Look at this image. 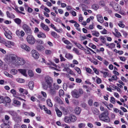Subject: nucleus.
Here are the masks:
<instances>
[{"label": "nucleus", "mask_w": 128, "mask_h": 128, "mask_svg": "<svg viewBox=\"0 0 128 128\" xmlns=\"http://www.w3.org/2000/svg\"><path fill=\"white\" fill-rule=\"evenodd\" d=\"M45 81L47 84L45 83L42 84L43 88L45 90H47L48 87L50 88L52 86V83L53 82V79L52 78L49 76H46L44 78Z\"/></svg>", "instance_id": "nucleus-1"}, {"label": "nucleus", "mask_w": 128, "mask_h": 128, "mask_svg": "<svg viewBox=\"0 0 128 128\" xmlns=\"http://www.w3.org/2000/svg\"><path fill=\"white\" fill-rule=\"evenodd\" d=\"M108 112L107 110H105L99 116L100 120L107 122H109L110 121V118L108 116Z\"/></svg>", "instance_id": "nucleus-2"}, {"label": "nucleus", "mask_w": 128, "mask_h": 128, "mask_svg": "<svg viewBox=\"0 0 128 128\" xmlns=\"http://www.w3.org/2000/svg\"><path fill=\"white\" fill-rule=\"evenodd\" d=\"M84 93V92L82 89L80 88L78 90L76 89L72 91L71 95L73 97L75 98H77L81 96Z\"/></svg>", "instance_id": "nucleus-3"}, {"label": "nucleus", "mask_w": 128, "mask_h": 128, "mask_svg": "<svg viewBox=\"0 0 128 128\" xmlns=\"http://www.w3.org/2000/svg\"><path fill=\"white\" fill-rule=\"evenodd\" d=\"M53 87L52 86L49 88V94L51 96H53L56 95V90H58L59 88L58 85L54 83L53 85Z\"/></svg>", "instance_id": "nucleus-4"}, {"label": "nucleus", "mask_w": 128, "mask_h": 128, "mask_svg": "<svg viewBox=\"0 0 128 128\" xmlns=\"http://www.w3.org/2000/svg\"><path fill=\"white\" fill-rule=\"evenodd\" d=\"M6 58L8 61L15 64L16 62V56L14 54H11L8 56Z\"/></svg>", "instance_id": "nucleus-5"}, {"label": "nucleus", "mask_w": 128, "mask_h": 128, "mask_svg": "<svg viewBox=\"0 0 128 128\" xmlns=\"http://www.w3.org/2000/svg\"><path fill=\"white\" fill-rule=\"evenodd\" d=\"M26 63L25 61L22 58H18L15 64L16 66L23 65Z\"/></svg>", "instance_id": "nucleus-6"}, {"label": "nucleus", "mask_w": 128, "mask_h": 128, "mask_svg": "<svg viewBox=\"0 0 128 128\" xmlns=\"http://www.w3.org/2000/svg\"><path fill=\"white\" fill-rule=\"evenodd\" d=\"M22 28L25 32L28 34H31L32 31L30 27L26 24H24L22 26Z\"/></svg>", "instance_id": "nucleus-7"}, {"label": "nucleus", "mask_w": 128, "mask_h": 128, "mask_svg": "<svg viewBox=\"0 0 128 128\" xmlns=\"http://www.w3.org/2000/svg\"><path fill=\"white\" fill-rule=\"evenodd\" d=\"M28 42L31 44H34L35 42V40L32 36L29 35L26 38Z\"/></svg>", "instance_id": "nucleus-8"}, {"label": "nucleus", "mask_w": 128, "mask_h": 128, "mask_svg": "<svg viewBox=\"0 0 128 128\" xmlns=\"http://www.w3.org/2000/svg\"><path fill=\"white\" fill-rule=\"evenodd\" d=\"M21 48L28 52H30V48L29 46L25 44H22L21 46Z\"/></svg>", "instance_id": "nucleus-9"}, {"label": "nucleus", "mask_w": 128, "mask_h": 128, "mask_svg": "<svg viewBox=\"0 0 128 128\" xmlns=\"http://www.w3.org/2000/svg\"><path fill=\"white\" fill-rule=\"evenodd\" d=\"M32 56L36 59L39 57V54L37 51L35 50H32Z\"/></svg>", "instance_id": "nucleus-10"}, {"label": "nucleus", "mask_w": 128, "mask_h": 128, "mask_svg": "<svg viewBox=\"0 0 128 128\" xmlns=\"http://www.w3.org/2000/svg\"><path fill=\"white\" fill-rule=\"evenodd\" d=\"M40 25L43 29L45 31L47 32L50 29L48 26L44 23L42 22Z\"/></svg>", "instance_id": "nucleus-11"}, {"label": "nucleus", "mask_w": 128, "mask_h": 128, "mask_svg": "<svg viewBox=\"0 0 128 128\" xmlns=\"http://www.w3.org/2000/svg\"><path fill=\"white\" fill-rule=\"evenodd\" d=\"M96 16L98 21L100 23H102L103 22L104 20L102 16L100 15H98Z\"/></svg>", "instance_id": "nucleus-12"}, {"label": "nucleus", "mask_w": 128, "mask_h": 128, "mask_svg": "<svg viewBox=\"0 0 128 128\" xmlns=\"http://www.w3.org/2000/svg\"><path fill=\"white\" fill-rule=\"evenodd\" d=\"M18 70L24 76H27V75L26 73V69H19Z\"/></svg>", "instance_id": "nucleus-13"}, {"label": "nucleus", "mask_w": 128, "mask_h": 128, "mask_svg": "<svg viewBox=\"0 0 128 128\" xmlns=\"http://www.w3.org/2000/svg\"><path fill=\"white\" fill-rule=\"evenodd\" d=\"M81 110V109L80 107H76L74 109L75 112L76 114H79L80 113Z\"/></svg>", "instance_id": "nucleus-14"}, {"label": "nucleus", "mask_w": 128, "mask_h": 128, "mask_svg": "<svg viewBox=\"0 0 128 128\" xmlns=\"http://www.w3.org/2000/svg\"><path fill=\"white\" fill-rule=\"evenodd\" d=\"M6 14L7 16L9 18H14L15 17L14 14L12 13L10 14L8 11L6 12Z\"/></svg>", "instance_id": "nucleus-15"}, {"label": "nucleus", "mask_w": 128, "mask_h": 128, "mask_svg": "<svg viewBox=\"0 0 128 128\" xmlns=\"http://www.w3.org/2000/svg\"><path fill=\"white\" fill-rule=\"evenodd\" d=\"M92 110L94 114L97 115H98L99 114V112L98 110L96 108H92Z\"/></svg>", "instance_id": "nucleus-16"}, {"label": "nucleus", "mask_w": 128, "mask_h": 128, "mask_svg": "<svg viewBox=\"0 0 128 128\" xmlns=\"http://www.w3.org/2000/svg\"><path fill=\"white\" fill-rule=\"evenodd\" d=\"M71 122H74L76 120V116L74 115H71L70 116Z\"/></svg>", "instance_id": "nucleus-17"}, {"label": "nucleus", "mask_w": 128, "mask_h": 128, "mask_svg": "<svg viewBox=\"0 0 128 128\" xmlns=\"http://www.w3.org/2000/svg\"><path fill=\"white\" fill-rule=\"evenodd\" d=\"M72 42L74 43L78 48L82 50H84V48L80 44L78 43L75 42L74 41H73Z\"/></svg>", "instance_id": "nucleus-18"}, {"label": "nucleus", "mask_w": 128, "mask_h": 128, "mask_svg": "<svg viewBox=\"0 0 128 128\" xmlns=\"http://www.w3.org/2000/svg\"><path fill=\"white\" fill-rule=\"evenodd\" d=\"M13 119L17 122H21V119L20 117L16 116L13 118Z\"/></svg>", "instance_id": "nucleus-19"}, {"label": "nucleus", "mask_w": 128, "mask_h": 128, "mask_svg": "<svg viewBox=\"0 0 128 128\" xmlns=\"http://www.w3.org/2000/svg\"><path fill=\"white\" fill-rule=\"evenodd\" d=\"M37 50L39 51H42L44 49V48L42 46L38 45L36 47Z\"/></svg>", "instance_id": "nucleus-20"}, {"label": "nucleus", "mask_w": 128, "mask_h": 128, "mask_svg": "<svg viewBox=\"0 0 128 128\" xmlns=\"http://www.w3.org/2000/svg\"><path fill=\"white\" fill-rule=\"evenodd\" d=\"M38 36L39 38H45L46 37V36L45 34L42 32H40L39 34H38Z\"/></svg>", "instance_id": "nucleus-21"}, {"label": "nucleus", "mask_w": 128, "mask_h": 128, "mask_svg": "<svg viewBox=\"0 0 128 128\" xmlns=\"http://www.w3.org/2000/svg\"><path fill=\"white\" fill-rule=\"evenodd\" d=\"M91 32L92 33V35L93 36L96 37H98L99 35V32L96 30H92L91 31Z\"/></svg>", "instance_id": "nucleus-22"}, {"label": "nucleus", "mask_w": 128, "mask_h": 128, "mask_svg": "<svg viewBox=\"0 0 128 128\" xmlns=\"http://www.w3.org/2000/svg\"><path fill=\"white\" fill-rule=\"evenodd\" d=\"M70 117H68V116H66L64 118V121L66 123H70L71 122Z\"/></svg>", "instance_id": "nucleus-23"}, {"label": "nucleus", "mask_w": 128, "mask_h": 128, "mask_svg": "<svg viewBox=\"0 0 128 128\" xmlns=\"http://www.w3.org/2000/svg\"><path fill=\"white\" fill-rule=\"evenodd\" d=\"M34 82L32 81H31L28 84V86L29 88L31 90H33L34 87Z\"/></svg>", "instance_id": "nucleus-24"}, {"label": "nucleus", "mask_w": 128, "mask_h": 128, "mask_svg": "<svg viewBox=\"0 0 128 128\" xmlns=\"http://www.w3.org/2000/svg\"><path fill=\"white\" fill-rule=\"evenodd\" d=\"M1 127L2 128H8L10 126L7 123H4L1 125Z\"/></svg>", "instance_id": "nucleus-25"}, {"label": "nucleus", "mask_w": 128, "mask_h": 128, "mask_svg": "<svg viewBox=\"0 0 128 128\" xmlns=\"http://www.w3.org/2000/svg\"><path fill=\"white\" fill-rule=\"evenodd\" d=\"M14 22L18 24L19 25L20 24L21 20L20 18H16L14 19Z\"/></svg>", "instance_id": "nucleus-26"}, {"label": "nucleus", "mask_w": 128, "mask_h": 128, "mask_svg": "<svg viewBox=\"0 0 128 128\" xmlns=\"http://www.w3.org/2000/svg\"><path fill=\"white\" fill-rule=\"evenodd\" d=\"M6 103H9L11 102V100L10 98L8 96H6L4 99V101Z\"/></svg>", "instance_id": "nucleus-27"}, {"label": "nucleus", "mask_w": 128, "mask_h": 128, "mask_svg": "<svg viewBox=\"0 0 128 128\" xmlns=\"http://www.w3.org/2000/svg\"><path fill=\"white\" fill-rule=\"evenodd\" d=\"M8 113L12 116H14L16 115L17 113L14 111H9Z\"/></svg>", "instance_id": "nucleus-28"}, {"label": "nucleus", "mask_w": 128, "mask_h": 128, "mask_svg": "<svg viewBox=\"0 0 128 128\" xmlns=\"http://www.w3.org/2000/svg\"><path fill=\"white\" fill-rule=\"evenodd\" d=\"M56 112V114L58 116L60 117L62 115V112L58 109L57 108V109L55 110Z\"/></svg>", "instance_id": "nucleus-29"}, {"label": "nucleus", "mask_w": 128, "mask_h": 128, "mask_svg": "<svg viewBox=\"0 0 128 128\" xmlns=\"http://www.w3.org/2000/svg\"><path fill=\"white\" fill-rule=\"evenodd\" d=\"M65 57L69 59H71L72 58L73 56L69 53L65 55Z\"/></svg>", "instance_id": "nucleus-30"}, {"label": "nucleus", "mask_w": 128, "mask_h": 128, "mask_svg": "<svg viewBox=\"0 0 128 128\" xmlns=\"http://www.w3.org/2000/svg\"><path fill=\"white\" fill-rule=\"evenodd\" d=\"M46 102L48 106L50 107L52 106V104L51 100L50 99H48L46 101Z\"/></svg>", "instance_id": "nucleus-31"}, {"label": "nucleus", "mask_w": 128, "mask_h": 128, "mask_svg": "<svg viewBox=\"0 0 128 128\" xmlns=\"http://www.w3.org/2000/svg\"><path fill=\"white\" fill-rule=\"evenodd\" d=\"M83 11H87L86 9L88 8V7L86 5L84 4H82L81 5Z\"/></svg>", "instance_id": "nucleus-32"}, {"label": "nucleus", "mask_w": 128, "mask_h": 128, "mask_svg": "<svg viewBox=\"0 0 128 128\" xmlns=\"http://www.w3.org/2000/svg\"><path fill=\"white\" fill-rule=\"evenodd\" d=\"M100 72L104 74L103 77L104 78H106V76H108V73L106 72H104L102 71H101Z\"/></svg>", "instance_id": "nucleus-33"}, {"label": "nucleus", "mask_w": 128, "mask_h": 128, "mask_svg": "<svg viewBox=\"0 0 128 128\" xmlns=\"http://www.w3.org/2000/svg\"><path fill=\"white\" fill-rule=\"evenodd\" d=\"M99 8V6L98 5H97L96 4H94L92 5V8L95 10H96L98 9Z\"/></svg>", "instance_id": "nucleus-34"}, {"label": "nucleus", "mask_w": 128, "mask_h": 128, "mask_svg": "<svg viewBox=\"0 0 128 128\" xmlns=\"http://www.w3.org/2000/svg\"><path fill=\"white\" fill-rule=\"evenodd\" d=\"M85 126V124L84 123H80L78 125V127L79 128H84Z\"/></svg>", "instance_id": "nucleus-35"}, {"label": "nucleus", "mask_w": 128, "mask_h": 128, "mask_svg": "<svg viewBox=\"0 0 128 128\" xmlns=\"http://www.w3.org/2000/svg\"><path fill=\"white\" fill-rule=\"evenodd\" d=\"M60 108L61 110L64 112V114H67L68 112L66 109L63 106H61V107Z\"/></svg>", "instance_id": "nucleus-36"}, {"label": "nucleus", "mask_w": 128, "mask_h": 128, "mask_svg": "<svg viewBox=\"0 0 128 128\" xmlns=\"http://www.w3.org/2000/svg\"><path fill=\"white\" fill-rule=\"evenodd\" d=\"M51 34L54 38H56L57 37V34L54 32H52L51 33Z\"/></svg>", "instance_id": "nucleus-37"}, {"label": "nucleus", "mask_w": 128, "mask_h": 128, "mask_svg": "<svg viewBox=\"0 0 128 128\" xmlns=\"http://www.w3.org/2000/svg\"><path fill=\"white\" fill-rule=\"evenodd\" d=\"M73 50L77 54L79 55H80L81 54L79 53V51L76 48H74Z\"/></svg>", "instance_id": "nucleus-38"}, {"label": "nucleus", "mask_w": 128, "mask_h": 128, "mask_svg": "<svg viewBox=\"0 0 128 128\" xmlns=\"http://www.w3.org/2000/svg\"><path fill=\"white\" fill-rule=\"evenodd\" d=\"M16 80L18 82L20 83H24L25 82L24 80L22 78L17 79Z\"/></svg>", "instance_id": "nucleus-39"}, {"label": "nucleus", "mask_w": 128, "mask_h": 128, "mask_svg": "<svg viewBox=\"0 0 128 128\" xmlns=\"http://www.w3.org/2000/svg\"><path fill=\"white\" fill-rule=\"evenodd\" d=\"M28 74L30 76H34V74L33 72L31 70H29L28 71Z\"/></svg>", "instance_id": "nucleus-40"}, {"label": "nucleus", "mask_w": 128, "mask_h": 128, "mask_svg": "<svg viewBox=\"0 0 128 128\" xmlns=\"http://www.w3.org/2000/svg\"><path fill=\"white\" fill-rule=\"evenodd\" d=\"M4 35L6 37L8 38L11 39L12 38V36L9 34L7 33H4Z\"/></svg>", "instance_id": "nucleus-41"}, {"label": "nucleus", "mask_w": 128, "mask_h": 128, "mask_svg": "<svg viewBox=\"0 0 128 128\" xmlns=\"http://www.w3.org/2000/svg\"><path fill=\"white\" fill-rule=\"evenodd\" d=\"M11 74H15L17 72V70L15 69H13L11 71Z\"/></svg>", "instance_id": "nucleus-42"}, {"label": "nucleus", "mask_w": 128, "mask_h": 128, "mask_svg": "<svg viewBox=\"0 0 128 128\" xmlns=\"http://www.w3.org/2000/svg\"><path fill=\"white\" fill-rule=\"evenodd\" d=\"M36 42L39 44H44L43 41L40 39L36 40Z\"/></svg>", "instance_id": "nucleus-43"}, {"label": "nucleus", "mask_w": 128, "mask_h": 128, "mask_svg": "<svg viewBox=\"0 0 128 128\" xmlns=\"http://www.w3.org/2000/svg\"><path fill=\"white\" fill-rule=\"evenodd\" d=\"M74 69L78 74H80L81 73V70L78 68L75 67L74 68Z\"/></svg>", "instance_id": "nucleus-44"}, {"label": "nucleus", "mask_w": 128, "mask_h": 128, "mask_svg": "<svg viewBox=\"0 0 128 128\" xmlns=\"http://www.w3.org/2000/svg\"><path fill=\"white\" fill-rule=\"evenodd\" d=\"M59 94L60 96H62L64 94V92L62 90H60L59 91Z\"/></svg>", "instance_id": "nucleus-45"}, {"label": "nucleus", "mask_w": 128, "mask_h": 128, "mask_svg": "<svg viewBox=\"0 0 128 128\" xmlns=\"http://www.w3.org/2000/svg\"><path fill=\"white\" fill-rule=\"evenodd\" d=\"M64 43L68 45H71L72 44V43H70L69 41L67 40L64 41Z\"/></svg>", "instance_id": "nucleus-46"}, {"label": "nucleus", "mask_w": 128, "mask_h": 128, "mask_svg": "<svg viewBox=\"0 0 128 128\" xmlns=\"http://www.w3.org/2000/svg\"><path fill=\"white\" fill-rule=\"evenodd\" d=\"M7 66H8L6 64H4L3 66H2V65L1 67V68L3 70H6L7 69Z\"/></svg>", "instance_id": "nucleus-47"}, {"label": "nucleus", "mask_w": 128, "mask_h": 128, "mask_svg": "<svg viewBox=\"0 0 128 128\" xmlns=\"http://www.w3.org/2000/svg\"><path fill=\"white\" fill-rule=\"evenodd\" d=\"M100 38L101 40H102V43H104L105 42V38L102 36H100Z\"/></svg>", "instance_id": "nucleus-48"}, {"label": "nucleus", "mask_w": 128, "mask_h": 128, "mask_svg": "<svg viewBox=\"0 0 128 128\" xmlns=\"http://www.w3.org/2000/svg\"><path fill=\"white\" fill-rule=\"evenodd\" d=\"M111 100L110 102L113 104H114L115 103V99L113 97H110Z\"/></svg>", "instance_id": "nucleus-49"}, {"label": "nucleus", "mask_w": 128, "mask_h": 128, "mask_svg": "<svg viewBox=\"0 0 128 128\" xmlns=\"http://www.w3.org/2000/svg\"><path fill=\"white\" fill-rule=\"evenodd\" d=\"M115 44L114 43H112L110 44L109 46H108V47L112 49V48H114L115 46Z\"/></svg>", "instance_id": "nucleus-50"}, {"label": "nucleus", "mask_w": 128, "mask_h": 128, "mask_svg": "<svg viewBox=\"0 0 128 128\" xmlns=\"http://www.w3.org/2000/svg\"><path fill=\"white\" fill-rule=\"evenodd\" d=\"M100 32L102 34H106L107 33V30L105 28H104L103 30Z\"/></svg>", "instance_id": "nucleus-51"}, {"label": "nucleus", "mask_w": 128, "mask_h": 128, "mask_svg": "<svg viewBox=\"0 0 128 128\" xmlns=\"http://www.w3.org/2000/svg\"><path fill=\"white\" fill-rule=\"evenodd\" d=\"M122 36L120 33L119 32H118L116 33L115 36L117 38H119L120 36Z\"/></svg>", "instance_id": "nucleus-52"}, {"label": "nucleus", "mask_w": 128, "mask_h": 128, "mask_svg": "<svg viewBox=\"0 0 128 128\" xmlns=\"http://www.w3.org/2000/svg\"><path fill=\"white\" fill-rule=\"evenodd\" d=\"M10 92L13 94L17 95V93L16 92V91L14 89L12 90H10Z\"/></svg>", "instance_id": "nucleus-53"}, {"label": "nucleus", "mask_w": 128, "mask_h": 128, "mask_svg": "<svg viewBox=\"0 0 128 128\" xmlns=\"http://www.w3.org/2000/svg\"><path fill=\"white\" fill-rule=\"evenodd\" d=\"M14 103L15 104H16L18 105H20V102L19 101H18L17 100H14Z\"/></svg>", "instance_id": "nucleus-54"}, {"label": "nucleus", "mask_w": 128, "mask_h": 128, "mask_svg": "<svg viewBox=\"0 0 128 128\" xmlns=\"http://www.w3.org/2000/svg\"><path fill=\"white\" fill-rule=\"evenodd\" d=\"M4 118L5 120H7V122H8V123L9 121L8 120L10 118L9 116L8 115H6L5 116Z\"/></svg>", "instance_id": "nucleus-55"}, {"label": "nucleus", "mask_w": 128, "mask_h": 128, "mask_svg": "<svg viewBox=\"0 0 128 128\" xmlns=\"http://www.w3.org/2000/svg\"><path fill=\"white\" fill-rule=\"evenodd\" d=\"M54 20L56 22L60 23H61L62 22V21L58 18H56Z\"/></svg>", "instance_id": "nucleus-56"}, {"label": "nucleus", "mask_w": 128, "mask_h": 128, "mask_svg": "<svg viewBox=\"0 0 128 128\" xmlns=\"http://www.w3.org/2000/svg\"><path fill=\"white\" fill-rule=\"evenodd\" d=\"M4 102V99L3 97L0 95V104Z\"/></svg>", "instance_id": "nucleus-57"}, {"label": "nucleus", "mask_w": 128, "mask_h": 128, "mask_svg": "<svg viewBox=\"0 0 128 128\" xmlns=\"http://www.w3.org/2000/svg\"><path fill=\"white\" fill-rule=\"evenodd\" d=\"M63 88L64 90H66L67 87V86L66 83L64 84L63 85Z\"/></svg>", "instance_id": "nucleus-58"}, {"label": "nucleus", "mask_w": 128, "mask_h": 128, "mask_svg": "<svg viewBox=\"0 0 128 128\" xmlns=\"http://www.w3.org/2000/svg\"><path fill=\"white\" fill-rule=\"evenodd\" d=\"M96 81L98 84H99L101 83L102 80L100 78H98L97 79Z\"/></svg>", "instance_id": "nucleus-59"}, {"label": "nucleus", "mask_w": 128, "mask_h": 128, "mask_svg": "<svg viewBox=\"0 0 128 128\" xmlns=\"http://www.w3.org/2000/svg\"><path fill=\"white\" fill-rule=\"evenodd\" d=\"M88 104L90 106H91L92 104V101L91 99H90L88 102Z\"/></svg>", "instance_id": "nucleus-60"}, {"label": "nucleus", "mask_w": 128, "mask_h": 128, "mask_svg": "<svg viewBox=\"0 0 128 128\" xmlns=\"http://www.w3.org/2000/svg\"><path fill=\"white\" fill-rule=\"evenodd\" d=\"M60 61H64L65 60V59L63 58L61 54H60Z\"/></svg>", "instance_id": "nucleus-61"}, {"label": "nucleus", "mask_w": 128, "mask_h": 128, "mask_svg": "<svg viewBox=\"0 0 128 128\" xmlns=\"http://www.w3.org/2000/svg\"><path fill=\"white\" fill-rule=\"evenodd\" d=\"M82 81V80L81 79L78 78H77L76 79V82L77 83H80Z\"/></svg>", "instance_id": "nucleus-62"}, {"label": "nucleus", "mask_w": 128, "mask_h": 128, "mask_svg": "<svg viewBox=\"0 0 128 128\" xmlns=\"http://www.w3.org/2000/svg\"><path fill=\"white\" fill-rule=\"evenodd\" d=\"M118 25L120 27H122V28H124L125 26V25L124 24H123L121 23H118Z\"/></svg>", "instance_id": "nucleus-63"}, {"label": "nucleus", "mask_w": 128, "mask_h": 128, "mask_svg": "<svg viewBox=\"0 0 128 128\" xmlns=\"http://www.w3.org/2000/svg\"><path fill=\"white\" fill-rule=\"evenodd\" d=\"M45 52L46 54H50L51 53V51L48 50H46Z\"/></svg>", "instance_id": "nucleus-64"}]
</instances>
